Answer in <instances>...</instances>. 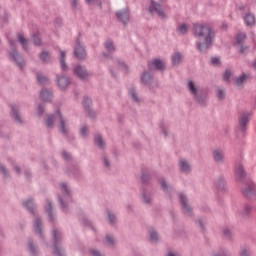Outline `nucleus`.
Here are the masks:
<instances>
[{"mask_svg":"<svg viewBox=\"0 0 256 256\" xmlns=\"http://www.w3.org/2000/svg\"><path fill=\"white\" fill-rule=\"evenodd\" d=\"M148 67L149 69H158V71H163V69H165V64L159 60V59H155L153 60L151 63H148Z\"/></svg>","mask_w":256,"mask_h":256,"instance_id":"39448f33","label":"nucleus"},{"mask_svg":"<svg viewBox=\"0 0 256 256\" xmlns=\"http://www.w3.org/2000/svg\"><path fill=\"white\" fill-rule=\"evenodd\" d=\"M12 117L17 121L18 123H21V117L19 116V113H17V108L12 107Z\"/></svg>","mask_w":256,"mask_h":256,"instance_id":"5701e85b","label":"nucleus"},{"mask_svg":"<svg viewBox=\"0 0 256 256\" xmlns=\"http://www.w3.org/2000/svg\"><path fill=\"white\" fill-rule=\"evenodd\" d=\"M63 159H69V154L67 152H62Z\"/></svg>","mask_w":256,"mask_h":256,"instance_id":"49530a36","label":"nucleus"},{"mask_svg":"<svg viewBox=\"0 0 256 256\" xmlns=\"http://www.w3.org/2000/svg\"><path fill=\"white\" fill-rule=\"evenodd\" d=\"M32 42H33L34 45H36V46L41 45V39H39V36H37V35L32 36Z\"/></svg>","mask_w":256,"mask_h":256,"instance_id":"c756f323","label":"nucleus"},{"mask_svg":"<svg viewBox=\"0 0 256 256\" xmlns=\"http://www.w3.org/2000/svg\"><path fill=\"white\" fill-rule=\"evenodd\" d=\"M18 41H19V43H21L23 49H27V40L25 39L23 34L18 35Z\"/></svg>","mask_w":256,"mask_h":256,"instance_id":"aec40b11","label":"nucleus"},{"mask_svg":"<svg viewBox=\"0 0 256 256\" xmlns=\"http://www.w3.org/2000/svg\"><path fill=\"white\" fill-rule=\"evenodd\" d=\"M192 31L194 37L198 38L196 43L198 51H206V49L211 47L215 32H213V29L209 24L203 22L196 23L193 25Z\"/></svg>","mask_w":256,"mask_h":256,"instance_id":"f257e3e1","label":"nucleus"},{"mask_svg":"<svg viewBox=\"0 0 256 256\" xmlns=\"http://www.w3.org/2000/svg\"><path fill=\"white\" fill-rule=\"evenodd\" d=\"M246 37L247 36L244 33H238L236 35V42L238 43V45H241V43H243V41H245Z\"/></svg>","mask_w":256,"mask_h":256,"instance_id":"412c9836","label":"nucleus"},{"mask_svg":"<svg viewBox=\"0 0 256 256\" xmlns=\"http://www.w3.org/2000/svg\"><path fill=\"white\" fill-rule=\"evenodd\" d=\"M245 79H247V75L244 74V75L240 76V77L237 79V85H238V86L243 85Z\"/></svg>","mask_w":256,"mask_h":256,"instance_id":"2f4dec72","label":"nucleus"},{"mask_svg":"<svg viewBox=\"0 0 256 256\" xmlns=\"http://www.w3.org/2000/svg\"><path fill=\"white\" fill-rule=\"evenodd\" d=\"M217 97L218 99H223L225 97V92H223V90H218Z\"/></svg>","mask_w":256,"mask_h":256,"instance_id":"4c0bfd02","label":"nucleus"},{"mask_svg":"<svg viewBox=\"0 0 256 256\" xmlns=\"http://www.w3.org/2000/svg\"><path fill=\"white\" fill-rule=\"evenodd\" d=\"M95 143H96V145H98V147H103V145H104L103 138H101L100 135H96L95 136Z\"/></svg>","mask_w":256,"mask_h":256,"instance_id":"bb28decb","label":"nucleus"},{"mask_svg":"<svg viewBox=\"0 0 256 256\" xmlns=\"http://www.w3.org/2000/svg\"><path fill=\"white\" fill-rule=\"evenodd\" d=\"M104 165H106V167H109V161L107 159H104Z\"/></svg>","mask_w":256,"mask_h":256,"instance_id":"864d4df0","label":"nucleus"},{"mask_svg":"<svg viewBox=\"0 0 256 256\" xmlns=\"http://www.w3.org/2000/svg\"><path fill=\"white\" fill-rule=\"evenodd\" d=\"M72 4L75 6L77 5V0H73Z\"/></svg>","mask_w":256,"mask_h":256,"instance_id":"bf43d9fd","label":"nucleus"},{"mask_svg":"<svg viewBox=\"0 0 256 256\" xmlns=\"http://www.w3.org/2000/svg\"><path fill=\"white\" fill-rule=\"evenodd\" d=\"M117 19L121 21V23H127L129 21V10H122L116 13Z\"/></svg>","mask_w":256,"mask_h":256,"instance_id":"423d86ee","label":"nucleus"},{"mask_svg":"<svg viewBox=\"0 0 256 256\" xmlns=\"http://www.w3.org/2000/svg\"><path fill=\"white\" fill-rule=\"evenodd\" d=\"M224 233H225L226 236H228L229 235V230H225Z\"/></svg>","mask_w":256,"mask_h":256,"instance_id":"13d9d810","label":"nucleus"},{"mask_svg":"<svg viewBox=\"0 0 256 256\" xmlns=\"http://www.w3.org/2000/svg\"><path fill=\"white\" fill-rule=\"evenodd\" d=\"M55 121L59 123V131L61 133H67V128H65V121H63V117L61 116L60 112H57L55 116H48L45 124L47 127H53V123H55Z\"/></svg>","mask_w":256,"mask_h":256,"instance_id":"f03ea898","label":"nucleus"},{"mask_svg":"<svg viewBox=\"0 0 256 256\" xmlns=\"http://www.w3.org/2000/svg\"><path fill=\"white\" fill-rule=\"evenodd\" d=\"M0 171L1 173H3L5 175V173H7V171L5 170V167L0 166Z\"/></svg>","mask_w":256,"mask_h":256,"instance_id":"8fccbe9b","label":"nucleus"},{"mask_svg":"<svg viewBox=\"0 0 256 256\" xmlns=\"http://www.w3.org/2000/svg\"><path fill=\"white\" fill-rule=\"evenodd\" d=\"M54 255H58V256H61V250L57 247L54 248V251H53Z\"/></svg>","mask_w":256,"mask_h":256,"instance_id":"a18cd8bd","label":"nucleus"},{"mask_svg":"<svg viewBox=\"0 0 256 256\" xmlns=\"http://www.w3.org/2000/svg\"><path fill=\"white\" fill-rule=\"evenodd\" d=\"M108 219L110 223H115V215L108 213Z\"/></svg>","mask_w":256,"mask_h":256,"instance_id":"79ce46f5","label":"nucleus"},{"mask_svg":"<svg viewBox=\"0 0 256 256\" xmlns=\"http://www.w3.org/2000/svg\"><path fill=\"white\" fill-rule=\"evenodd\" d=\"M10 57L11 59H13V61L18 65V67L22 68L23 67V64H21L19 62V59H21L19 57V54H17V52H15V50H13L12 52H10Z\"/></svg>","mask_w":256,"mask_h":256,"instance_id":"4468645a","label":"nucleus"},{"mask_svg":"<svg viewBox=\"0 0 256 256\" xmlns=\"http://www.w3.org/2000/svg\"><path fill=\"white\" fill-rule=\"evenodd\" d=\"M106 240H107L108 245H113V237L107 236Z\"/></svg>","mask_w":256,"mask_h":256,"instance_id":"c03bdc74","label":"nucleus"},{"mask_svg":"<svg viewBox=\"0 0 256 256\" xmlns=\"http://www.w3.org/2000/svg\"><path fill=\"white\" fill-rule=\"evenodd\" d=\"M60 188L62 193H67L69 194V189H67V185H65L64 183L60 184Z\"/></svg>","mask_w":256,"mask_h":256,"instance_id":"c9c22d12","label":"nucleus"},{"mask_svg":"<svg viewBox=\"0 0 256 256\" xmlns=\"http://www.w3.org/2000/svg\"><path fill=\"white\" fill-rule=\"evenodd\" d=\"M52 209H53V206H51V202H48V205L45 208V211L48 213L49 217L52 216V214H51Z\"/></svg>","mask_w":256,"mask_h":256,"instance_id":"72a5a7b5","label":"nucleus"},{"mask_svg":"<svg viewBox=\"0 0 256 256\" xmlns=\"http://www.w3.org/2000/svg\"><path fill=\"white\" fill-rule=\"evenodd\" d=\"M74 73L79 77L80 79H85L87 77V71L83 69L81 66H76L74 68Z\"/></svg>","mask_w":256,"mask_h":256,"instance_id":"0eeeda50","label":"nucleus"},{"mask_svg":"<svg viewBox=\"0 0 256 256\" xmlns=\"http://www.w3.org/2000/svg\"><path fill=\"white\" fill-rule=\"evenodd\" d=\"M29 249H30V251H32V253H33V251H35L34 248H33V244L29 245Z\"/></svg>","mask_w":256,"mask_h":256,"instance_id":"5fc2aeb1","label":"nucleus"},{"mask_svg":"<svg viewBox=\"0 0 256 256\" xmlns=\"http://www.w3.org/2000/svg\"><path fill=\"white\" fill-rule=\"evenodd\" d=\"M91 104V99L89 98H84L82 105H84L85 107H87V105Z\"/></svg>","mask_w":256,"mask_h":256,"instance_id":"ea45409f","label":"nucleus"},{"mask_svg":"<svg viewBox=\"0 0 256 256\" xmlns=\"http://www.w3.org/2000/svg\"><path fill=\"white\" fill-rule=\"evenodd\" d=\"M254 67H255V69H256V60H255V62H254Z\"/></svg>","mask_w":256,"mask_h":256,"instance_id":"338daca9","label":"nucleus"},{"mask_svg":"<svg viewBox=\"0 0 256 256\" xmlns=\"http://www.w3.org/2000/svg\"><path fill=\"white\" fill-rule=\"evenodd\" d=\"M74 55L76 59H85L87 53H85V48L81 45V42L77 41L76 46L74 47Z\"/></svg>","mask_w":256,"mask_h":256,"instance_id":"7ed1b4c3","label":"nucleus"},{"mask_svg":"<svg viewBox=\"0 0 256 256\" xmlns=\"http://www.w3.org/2000/svg\"><path fill=\"white\" fill-rule=\"evenodd\" d=\"M54 239H57V236L59 235V232L57 230L53 231Z\"/></svg>","mask_w":256,"mask_h":256,"instance_id":"3c124183","label":"nucleus"},{"mask_svg":"<svg viewBox=\"0 0 256 256\" xmlns=\"http://www.w3.org/2000/svg\"><path fill=\"white\" fill-rule=\"evenodd\" d=\"M179 197H180V201H181L182 209H183L184 213H189L191 211V209L187 205V199L185 198V195L180 194Z\"/></svg>","mask_w":256,"mask_h":256,"instance_id":"1a4fd4ad","label":"nucleus"},{"mask_svg":"<svg viewBox=\"0 0 256 256\" xmlns=\"http://www.w3.org/2000/svg\"><path fill=\"white\" fill-rule=\"evenodd\" d=\"M149 79H151V76L149 75V73L145 72L142 75L141 81H142V83H147L149 81Z\"/></svg>","mask_w":256,"mask_h":256,"instance_id":"7c9ffc66","label":"nucleus"},{"mask_svg":"<svg viewBox=\"0 0 256 256\" xmlns=\"http://www.w3.org/2000/svg\"><path fill=\"white\" fill-rule=\"evenodd\" d=\"M149 11L151 13H156L161 19L165 18V13L161 11V5L155 1H151Z\"/></svg>","mask_w":256,"mask_h":256,"instance_id":"20e7f679","label":"nucleus"},{"mask_svg":"<svg viewBox=\"0 0 256 256\" xmlns=\"http://www.w3.org/2000/svg\"><path fill=\"white\" fill-rule=\"evenodd\" d=\"M188 31V26L187 24H179L177 27V33L179 35H185V33Z\"/></svg>","mask_w":256,"mask_h":256,"instance_id":"f3484780","label":"nucleus"},{"mask_svg":"<svg viewBox=\"0 0 256 256\" xmlns=\"http://www.w3.org/2000/svg\"><path fill=\"white\" fill-rule=\"evenodd\" d=\"M60 203H61V205H62V207H63V205H64V204H63V201H60Z\"/></svg>","mask_w":256,"mask_h":256,"instance_id":"774afa93","label":"nucleus"},{"mask_svg":"<svg viewBox=\"0 0 256 256\" xmlns=\"http://www.w3.org/2000/svg\"><path fill=\"white\" fill-rule=\"evenodd\" d=\"M188 89L190 93L194 95V97H197V88L195 86V83H193V81L188 82Z\"/></svg>","mask_w":256,"mask_h":256,"instance_id":"a211bd4d","label":"nucleus"},{"mask_svg":"<svg viewBox=\"0 0 256 256\" xmlns=\"http://www.w3.org/2000/svg\"><path fill=\"white\" fill-rule=\"evenodd\" d=\"M200 227H203V222L199 221Z\"/></svg>","mask_w":256,"mask_h":256,"instance_id":"e2e57ef3","label":"nucleus"},{"mask_svg":"<svg viewBox=\"0 0 256 256\" xmlns=\"http://www.w3.org/2000/svg\"><path fill=\"white\" fill-rule=\"evenodd\" d=\"M181 62V54L179 53H174V55H172V63L173 65H178V63Z\"/></svg>","mask_w":256,"mask_h":256,"instance_id":"6ab92c4d","label":"nucleus"},{"mask_svg":"<svg viewBox=\"0 0 256 256\" xmlns=\"http://www.w3.org/2000/svg\"><path fill=\"white\" fill-rule=\"evenodd\" d=\"M236 175L237 177H239L241 179V177H243V175H245V172H243V166L239 165L238 167H236Z\"/></svg>","mask_w":256,"mask_h":256,"instance_id":"393cba45","label":"nucleus"},{"mask_svg":"<svg viewBox=\"0 0 256 256\" xmlns=\"http://www.w3.org/2000/svg\"><path fill=\"white\" fill-rule=\"evenodd\" d=\"M24 207H26L28 211H31V209H33V200H28L27 202H25Z\"/></svg>","mask_w":256,"mask_h":256,"instance_id":"473e14b6","label":"nucleus"},{"mask_svg":"<svg viewBox=\"0 0 256 256\" xmlns=\"http://www.w3.org/2000/svg\"><path fill=\"white\" fill-rule=\"evenodd\" d=\"M247 121H249V115L247 114H243L241 117H240V120H239V127L240 129L243 131L247 125Z\"/></svg>","mask_w":256,"mask_h":256,"instance_id":"f8f14e48","label":"nucleus"},{"mask_svg":"<svg viewBox=\"0 0 256 256\" xmlns=\"http://www.w3.org/2000/svg\"><path fill=\"white\" fill-rule=\"evenodd\" d=\"M245 24L248 27L255 25V16L253 14H246L244 17Z\"/></svg>","mask_w":256,"mask_h":256,"instance_id":"9d476101","label":"nucleus"},{"mask_svg":"<svg viewBox=\"0 0 256 256\" xmlns=\"http://www.w3.org/2000/svg\"><path fill=\"white\" fill-rule=\"evenodd\" d=\"M143 201H144V203H149V201H147V199L145 197L143 198Z\"/></svg>","mask_w":256,"mask_h":256,"instance_id":"680f3d73","label":"nucleus"},{"mask_svg":"<svg viewBox=\"0 0 256 256\" xmlns=\"http://www.w3.org/2000/svg\"><path fill=\"white\" fill-rule=\"evenodd\" d=\"M57 84L60 89H67L69 86V79L66 77H60L57 80Z\"/></svg>","mask_w":256,"mask_h":256,"instance_id":"6e6552de","label":"nucleus"},{"mask_svg":"<svg viewBox=\"0 0 256 256\" xmlns=\"http://www.w3.org/2000/svg\"><path fill=\"white\" fill-rule=\"evenodd\" d=\"M149 235H150V241H157V239H159V236L155 231H150Z\"/></svg>","mask_w":256,"mask_h":256,"instance_id":"c85d7f7f","label":"nucleus"},{"mask_svg":"<svg viewBox=\"0 0 256 256\" xmlns=\"http://www.w3.org/2000/svg\"><path fill=\"white\" fill-rule=\"evenodd\" d=\"M179 167L183 173H189L191 171V166L185 160H180Z\"/></svg>","mask_w":256,"mask_h":256,"instance_id":"9b49d317","label":"nucleus"},{"mask_svg":"<svg viewBox=\"0 0 256 256\" xmlns=\"http://www.w3.org/2000/svg\"><path fill=\"white\" fill-rule=\"evenodd\" d=\"M87 1V3H91V1H93V0H86Z\"/></svg>","mask_w":256,"mask_h":256,"instance_id":"69168bd1","label":"nucleus"},{"mask_svg":"<svg viewBox=\"0 0 256 256\" xmlns=\"http://www.w3.org/2000/svg\"><path fill=\"white\" fill-rule=\"evenodd\" d=\"M105 48L107 49V51H113L115 49V46H113V42L106 41Z\"/></svg>","mask_w":256,"mask_h":256,"instance_id":"cd10ccee","label":"nucleus"},{"mask_svg":"<svg viewBox=\"0 0 256 256\" xmlns=\"http://www.w3.org/2000/svg\"><path fill=\"white\" fill-rule=\"evenodd\" d=\"M211 63L212 65H219L221 62L219 60V58L215 57L211 59Z\"/></svg>","mask_w":256,"mask_h":256,"instance_id":"58836bf2","label":"nucleus"},{"mask_svg":"<svg viewBox=\"0 0 256 256\" xmlns=\"http://www.w3.org/2000/svg\"><path fill=\"white\" fill-rule=\"evenodd\" d=\"M49 59H51V55L48 54V52H42L40 54V60L43 62V63H47V61H49Z\"/></svg>","mask_w":256,"mask_h":256,"instance_id":"4be33fe9","label":"nucleus"},{"mask_svg":"<svg viewBox=\"0 0 256 256\" xmlns=\"http://www.w3.org/2000/svg\"><path fill=\"white\" fill-rule=\"evenodd\" d=\"M10 47L13 49V42H10Z\"/></svg>","mask_w":256,"mask_h":256,"instance_id":"0e129e2a","label":"nucleus"},{"mask_svg":"<svg viewBox=\"0 0 256 256\" xmlns=\"http://www.w3.org/2000/svg\"><path fill=\"white\" fill-rule=\"evenodd\" d=\"M223 79H224V81H229V79H231V72L229 70H227L224 73Z\"/></svg>","mask_w":256,"mask_h":256,"instance_id":"f704fd0d","label":"nucleus"},{"mask_svg":"<svg viewBox=\"0 0 256 256\" xmlns=\"http://www.w3.org/2000/svg\"><path fill=\"white\" fill-rule=\"evenodd\" d=\"M37 81H38V83L43 85V84L47 83L49 80L47 79V77H45L41 74H37Z\"/></svg>","mask_w":256,"mask_h":256,"instance_id":"b1692460","label":"nucleus"},{"mask_svg":"<svg viewBox=\"0 0 256 256\" xmlns=\"http://www.w3.org/2000/svg\"><path fill=\"white\" fill-rule=\"evenodd\" d=\"M247 48H243V46H241L240 47V53H245V50H246Z\"/></svg>","mask_w":256,"mask_h":256,"instance_id":"603ef678","label":"nucleus"},{"mask_svg":"<svg viewBox=\"0 0 256 256\" xmlns=\"http://www.w3.org/2000/svg\"><path fill=\"white\" fill-rule=\"evenodd\" d=\"M39 113L41 114V113H43V107H39Z\"/></svg>","mask_w":256,"mask_h":256,"instance_id":"4d7b16f0","label":"nucleus"},{"mask_svg":"<svg viewBox=\"0 0 256 256\" xmlns=\"http://www.w3.org/2000/svg\"><path fill=\"white\" fill-rule=\"evenodd\" d=\"M40 99L45 102L51 101V92L48 90H42L40 93Z\"/></svg>","mask_w":256,"mask_h":256,"instance_id":"ddd939ff","label":"nucleus"},{"mask_svg":"<svg viewBox=\"0 0 256 256\" xmlns=\"http://www.w3.org/2000/svg\"><path fill=\"white\" fill-rule=\"evenodd\" d=\"M80 135L82 137H85V135H87V128L86 127H82L80 130Z\"/></svg>","mask_w":256,"mask_h":256,"instance_id":"a19ab883","label":"nucleus"},{"mask_svg":"<svg viewBox=\"0 0 256 256\" xmlns=\"http://www.w3.org/2000/svg\"><path fill=\"white\" fill-rule=\"evenodd\" d=\"M60 65L63 71H67V64H65V52L60 50Z\"/></svg>","mask_w":256,"mask_h":256,"instance_id":"dca6fc26","label":"nucleus"},{"mask_svg":"<svg viewBox=\"0 0 256 256\" xmlns=\"http://www.w3.org/2000/svg\"><path fill=\"white\" fill-rule=\"evenodd\" d=\"M240 256H249V251L247 249H242L240 252Z\"/></svg>","mask_w":256,"mask_h":256,"instance_id":"37998d69","label":"nucleus"},{"mask_svg":"<svg viewBox=\"0 0 256 256\" xmlns=\"http://www.w3.org/2000/svg\"><path fill=\"white\" fill-rule=\"evenodd\" d=\"M34 230L35 233H41V222L39 221V219L35 220L34 222Z\"/></svg>","mask_w":256,"mask_h":256,"instance_id":"a878e982","label":"nucleus"},{"mask_svg":"<svg viewBox=\"0 0 256 256\" xmlns=\"http://www.w3.org/2000/svg\"><path fill=\"white\" fill-rule=\"evenodd\" d=\"M249 193H251V189L244 191V194H246V195H249Z\"/></svg>","mask_w":256,"mask_h":256,"instance_id":"6e6d98bb","label":"nucleus"},{"mask_svg":"<svg viewBox=\"0 0 256 256\" xmlns=\"http://www.w3.org/2000/svg\"><path fill=\"white\" fill-rule=\"evenodd\" d=\"M213 158H214V161H216V163H219L224 158V154L219 150H215L213 152Z\"/></svg>","mask_w":256,"mask_h":256,"instance_id":"2eb2a0df","label":"nucleus"},{"mask_svg":"<svg viewBox=\"0 0 256 256\" xmlns=\"http://www.w3.org/2000/svg\"><path fill=\"white\" fill-rule=\"evenodd\" d=\"M129 95L132 97L133 101H138L137 95H135V90H129Z\"/></svg>","mask_w":256,"mask_h":256,"instance_id":"e433bc0d","label":"nucleus"},{"mask_svg":"<svg viewBox=\"0 0 256 256\" xmlns=\"http://www.w3.org/2000/svg\"><path fill=\"white\" fill-rule=\"evenodd\" d=\"M160 184L162 185L163 189H167V184L165 183V180L160 181Z\"/></svg>","mask_w":256,"mask_h":256,"instance_id":"de8ad7c7","label":"nucleus"},{"mask_svg":"<svg viewBox=\"0 0 256 256\" xmlns=\"http://www.w3.org/2000/svg\"><path fill=\"white\" fill-rule=\"evenodd\" d=\"M91 253L93 256H101V254H99V252H97L95 250H91Z\"/></svg>","mask_w":256,"mask_h":256,"instance_id":"09e8293b","label":"nucleus"},{"mask_svg":"<svg viewBox=\"0 0 256 256\" xmlns=\"http://www.w3.org/2000/svg\"><path fill=\"white\" fill-rule=\"evenodd\" d=\"M16 173H19V167H15Z\"/></svg>","mask_w":256,"mask_h":256,"instance_id":"052dcab7","label":"nucleus"}]
</instances>
